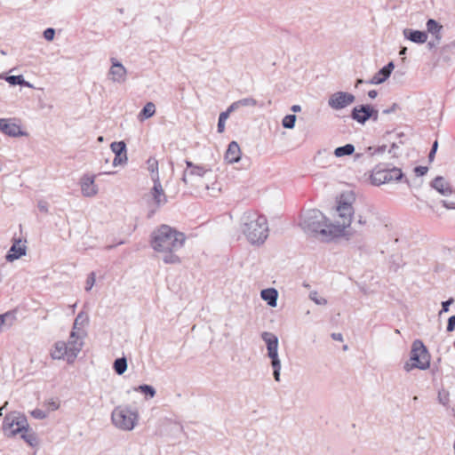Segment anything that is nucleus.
<instances>
[{"instance_id": "f257e3e1", "label": "nucleus", "mask_w": 455, "mask_h": 455, "mask_svg": "<svg viewBox=\"0 0 455 455\" xmlns=\"http://www.w3.org/2000/svg\"><path fill=\"white\" fill-rule=\"evenodd\" d=\"M354 200L352 194H342L339 196L336 206L339 219L334 222L328 223L322 212L310 209L302 213L299 226L307 234L323 240L329 241L339 236L350 239L353 234L357 232H352L353 228H349L355 213L352 206Z\"/></svg>"}, {"instance_id": "f03ea898", "label": "nucleus", "mask_w": 455, "mask_h": 455, "mask_svg": "<svg viewBox=\"0 0 455 455\" xmlns=\"http://www.w3.org/2000/svg\"><path fill=\"white\" fill-rule=\"evenodd\" d=\"M185 239L183 233L168 225H162L153 231L151 246L165 264H178L180 259L175 252L183 246Z\"/></svg>"}, {"instance_id": "7ed1b4c3", "label": "nucleus", "mask_w": 455, "mask_h": 455, "mask_svg": "<svg viewBox=\"0 0 455 455\" xmlns=\"http://www.w3.org/2000/svg\"><path fill=\"white\" fill-rule=\"evenodd\" d=\"M239 230L251 245H262L268 237L267 220L253 210L244 212L239 220Z\"/></svg>"}, {"instance_id": "20e7f679", "label": "nucleus", "mask_w": 455, "mask_h": 455, "mask_svg": "<svg viewBox=\"0 0 455 455\" xmlns=\"http://www.w3.org/2000/svg\"><path fill=\"white\" fill-rule=\"evenodd\" d=\"M138 420V411L132 410L129 405L116 406L111 413L113 425L123 431H132L137 425Z\"/></svg>"}, {"instance_id": "39448f33", "label": "nucleus", "mask_w": 455, "mask_h": 455, "mask_svg": "<svg viewBox=\"0 0 455 455\" xmlns=\"http://www.w3.org/2000/svg\"><path fill=\"white\" fill-rule=\"evenodd\" d=\"M430 366V355L419 339L413 341L410 353V360L403 365L405 371L409 372L413 369L427 370Z\"/></svg>"}, {"instance_id": "423d86ee", "label": "nucleus", "mask_w": 455, "mask_h": 455, "mask_svg": "<svg viewBox=\"0 0 455 455\" xmlns=\"http://www.w3.org/2000/svg\"><path fill=\"white\" fill-rule=\"evenodd\" d=\"M28 423L27 418L19 412L8 413L4 419L3 429L8 436H14L17 434L28 430Z\"/></svg>"}, {"instance_id": "0eeeda50", "label": "nucleus", "mask_w": 455, "mask_h": 455, "mask_svg": "<svg viewBox=\"0 0 455 455\" xmlns=\"http://www.w3.org/2000/svg\"><path fill=\"white\" fill-rule=\"evenodd\" d=\"M403 177V173L400 168L393 167L382 169L380 166H377L371 175V181L373 185L379 186L385 183L401 180Z\"/></svg>"}, {"instance_id": "6e6552de", "label": "nucleus", "mask_w": 455, "mask_h": 455, "mask_svg": "<svg viewBox=\"0 0 455 455\" xmlns=\"http://www.w3.org/2000/svg\"><path fill=\"white\" fill-rule=\"evenodd\" d=\"M85 333L79 334L76 331H72L70 332L68 341L67 342L68 347L69 349V357L68 358V363H72L77 357L78 354L83 348L84 346V338Z\"/></svg>"}, {"instance_id": "1a4fd4ad", "label": "nucleus", "mask_w": 455, "mask_h": 455, "mask_svg": "<svg viewBox=\"0 0 455 455\" xmlns=\"http://www.w3.org/2000/svg\"><path fill=\"white\" fill-rule=\"evenodd\" d=\"M355 100V96L349 92H337L330 96L328 105L334 110H339L351 105Z\"/></svg>"}, {"instance_id": "9d476101", "label": "nucleus", "mask_w": 455, "mask_h": 455, "mask_svg": "<svg viewBox=\"0 0 455 455\" xmlns=\"http://www.w3.org/2000/svg\"><path fill=\"white\" fill-rule=\"evenodd\" d=\"M211 171L203 165H196L192 170H185L181 180L185 185L194 186L197 183V180L204 177Z\"/></svg>"}, {"instance_id": "9b49d317", "label": "nucleus", "mask_w": 455, "mask_h": 455, "mask_svg": "<svg viewBox=\"0 0 455 455\" xmlns=\"http://www.w3.org/2000/svg\"><path fill=\"white\" fill-rule=\"evenodd\" d=\"M111 67L108 72L109 79L114 83L122 84L126 80L127 70L116 59L112 58Z\"/></svg>"}, {"instance_id": "f8f14e48", "label": "nucleus", "mask_w": 455, "mask_h": 455, "mask_svg": "<svg viewBox=\"0 0 455 455\" xmlns=\"http://www.w3.org/2000/svg\"><path fill=\"white\" fill-rule=\"evenodd\" d=\"M152 180L154 182V186L151 189V196L155 204L158 208L167 203V197L160 182L159 174H154L152 176Z\"/></svg>"}, {"instance_id": "ddd939ff", "label": "nucleus", "mask_w": 455, "mask_h": 455, "mask_svg": "<svg viewBox=\"0 0 455 455\" xmlns=\"http://www.w3.org/2000/svg\"><path fill=\"white\" fill-rule=\"evenodd\" d=\"M27 254V246L25 242L23 243L20 238H13L12 245L11 246L8 253L5 256V259L8 262H12L22 256Z\"/></svg>"}, {"instance_id": "4468645a", "label": "nucleus", "mask_w": 455, "mask_h": 455, "mask_svg": "<svg viewBox=\"0 0 455 455\" xmlns=\"http://www.w3.org/2000/svg\"><path fill=\"white\" fill-rule=\"evenodd\" d=\"M112 152L115 154L113 165H123L127 163L126 144L124 141H115L110 145Z\"/></svg>"}, {"instance_id": "2eb2a0df", "label": "nucleus", "mask_w": 455, "mask_h": 455, "mask_svg": "<svg viewBox=\"0 0 455 455\" xmlns=\"http://www.w3.org/2000/svg\"><path fill=\"white\" fill-rule=\"evenodd\" d=\"M95 175L85 174L81 178L80 186L84 196L92 197L98 194V186L95 184Z\"/></svg>"}, {"instance_id": "dca6fc26", "label": "nucleus", "mask_w": 455, "mask_h": 455, "mask_svg": "<svg viewBox=\"0 0 455 455\" xmlns=\"http://www.w3.org/2000/svg\"><path fill=\"white\" fill-rule=\"evenodd\" d=\"M261 339L265 341L267 345V356L270 359L279 357L277 336L272 332L263 331L261 333Z\"/></svg>"}, {"instance_id": "f3484780", "label": "nucleus", "mask_w": 455, "mask_h": 455, "mask_svg": "<svg viewBox=\"0 0 455 455\" xmlns=\"http://www.w3.org/2000/svg\"><path fill=\"white\" fill-rule=\"evenodd\" d=\"M371 106L361 105L360 107L354 108L351 117L360 124H364L371 118Z\"/></svg>"}, {"instance_id": "a211bd4d", "label": "nucleus", "mask_w": 455, "mask_h": 455, "mask_svg": "<svg viewBox=\"0 0 455 455\" xmlns=\"http://www.w3.org/2000/svg\"><path fill=\"white\" fill-rule=\"evenodd\" d=\"M395 68L394 63L391 61L385 67H383L380 70H379L372 78L368 81L371 84H379L384 83L391 75L393 69Z\"/></svg>"}, {"instance_id": "6ab92c4d", "label": "nucleus", "mask_w": 455, "mask_h": 455, "mask_svg": "<svg viewBox=\"0 0 455 455\" xmlns=\"http://www.w3.org/2000/svg\"><path fill=\"white\" fill-rule=\"evenodd\" d=\"M51 356L54 360H60L69 357V349L68 345L64 341H58L54 344L52 350L51 351Z\"/></svg>"}, {"instance_id": "aec40b11", "label": "nucleus", "mask_w": 455, "mask_h": 455, "mask_svg": "<svg viewBox=\"0 0 455 455\" xmlns=\"http://www.w3.org/2000/svg\"><path fill=\"white\" fill-rule=\"evenodd\" d=\"M225 159L229 164L237 163L241 159V149L236 141H231L228 144Z\"/></svg>"}, {"instance_id": "412c9836", "label": "nucleus", "mask_w": 455, "mask_h": 455, "mask_svg": "<svg viewBox=\"0 0 455 455\" xmlns=\"http://www.w3.org/2000/svg\"><path fill=\"white\" fill-rule=\"evenodd\" d=\"M431 186L443 196H447L452 194V188L450 183L442 176H437L432 181Z\"/></svg>"}, {"instance_id": "4be33fe9", "label": "nucleus", "mask_w": 455, "mask_h": 455, "mask_svg": "<svg viewBox=\"0 0 455 455\" xmlns=\"http://www.w3.org/2000/svg\"><path fill=\"white\" fill-rule=\"evenodd\" d=\"M403 36L405 38L416 44H424L427 40V34L419 30L405 28L403 30Z\"/></svg>"}, {"instance_id": "5701e85b", "label": "nucleus", "mask_w": 455, "mask_h": 455, "mask_svg": "<svg viewBox=\"0 0 455 455\" xmlns=\"http://www.w3.org/2000/svg\"><path fill=\"white\" fill-rule=\"evenodd\" d=\"M442 29H443V26L441 24H439L436 20H435L433 19H429L427 21V30L436 39V44H439L441 41Z\"/></svg>"}, {"instance_id": "b1692460", "label": "nucleus", "mask_w": 455, "mask_h": 455, "mask_svg": "<svg viewBox=\"0 0 455 455\" xmlns=\"http://www.w3.org/2000/svg\"><path fill=\"white\" fill-rule=\"evenodd\" d=\"M88 322L89 318L87 314H85L83 311L80 312L74 321L72 331H76L79 334L85 333L84 331V327L88 323Z\"/></svg>"}, {"instance_id": "393cba45", "label": "nucleus", "mask_w": 455, "mask_h": 455, "mask_svg": "<svg viewBox=\"0 0 455 455\" xmlns=\"http://www.w3.org/2000/svg\"><path fill=\"white\" fill-rule=\"evenodd\" d=\"M16 321V315L14 312H6L3 315H0V333L4 329L11 328L14 322Z\"/></svg>"}, {"instance_id": "a878e982", "label": "nucleus", "mask_w": 455, "mask_h": 455, "mask_svg": "<svg viewBox=\"0 0 455 455\" xmlns=\"http://www.w3.org/2000/svg\"><path fill=\"white\" fill-rule=\"evenodd\" d=\"M277 291L274 288H268L261 291V298L267 302L270 307H275L277 304Z\"/></svg>"}, {"instance_id": "bb28decb", "label": "nucleus", "mask_w": 455, "mask_h": 455, "mask_svg": "<svg viewBox=\"0 0 455 455\" xmlns=\"http://www.w3.org/2000/svg\"><path fill=\"white\" fill-rule=\"evenodd\" d=\"M258 104L257 100L252 97H247L236 100L231 104V110H237L240 108H254Z\"/></svg>"}, {"instance_id": "cd10ccee", "label": "nucleus", "mask_w": 455, "mask_h": 455, "mask_svg": "<svg viewBox=\"0 0 455 455\" xmlns=\"http://www.w3.org/2000/svg\"><path fill=\"white\" fill-rule=\"evenodd\" d=\"M156 113V106L153 102H148L141 111L140 112L138 118L140 121H143L145 119H148L151 116H153Z\"/></svg>"}, {"instance_id": "c85d7f7f", "label": "nucleus", "mask_w": 455, "mask_h": 455, "mask_svg": "<svg viewBox=\"0 0 455 455\" xmlns=\"http://www.w3.org/2000/svg\"><path fill=\"white\" fill-rule=\"evenodd\" d=\"M5 135H8L10 137H13V138H17V137H20V136H24L26 135L27 133L24 132L20 126L14 124V123H11L9 122L8 125H7V129H6V132L4 133Z\"/></svg>"}, {"instance_id": "c756f323", "label": "nucleus", "mask_w": 455, "mask_h": 455, "mask_svg": "<svg viewBox=\"0 0 455 455\" xmlns=\"http://www.w3.org/2000/svg\"><path fill=\"white\" fill-rule=\"evenodd\" d=\"M355 152V147L352 144H346L345 146L339 147L334 150V156L336 157H343L346 156H351Z\"/></svg>"}, {"instance_id": "7c9ffc66", "label": "nucleus", "mask_w": 455, "mask_h": 455, "mask_svg": "<svg viewBox=\"0 0 455 455\" xmlns=\"http://www.w3.org/2000/svg\"><path fill=\"white\" fill-rule=\"evenodd\" d=\"M5 80L12 85H22L28 88H32L33 85L25 81L22 76H9L5 77Z\"/></svg>"}, {"instance_id": "2f4dec72", "label": "nucleus", "mask_w": 455, "mask_h": 455, "mask_svg": "<svg viewBox=\"0 0 455 455\" xmlns=\"http://www.w3.org/2000/svg\"><path fill=\"white\" fill-rule=\"evenodd\" d=\"M127 369V361L125 357L117 358L114 362V370L118 375H122Z\"/></svg>"}, {"instance_id": "473e14b6", "label": "nucleus", "mask_w": 455, "mask_h": 455, "mask_svg": "<svg viewBox=\"0 0 455 455\" xmlns=\"http://www.w3.org/2000/svg\"><path fill=\"white\" fill-rule=\"evenodd\" d=\"M275 380L280 381L281 361L279 357L270 359Z\"/></svg>"}, {"instance_id": "72a5a7b5", "label": "nucleus", "mask_w": 455, "mask_h": 455, "mask_svg": "<svg viewBox=\"0 0 455 455\" xmlns=\"http://www.w3.org/2000/svg\"><path fill=\"white\" fill-rule=\"evenodd\" d=\"M21 434V438L28 443L30 446L34 447L37 444V438L34 433H28L24 430Z\"/></svg>"}, {"instance_id": "f704fd0d", "label": "nucleus", "mask_w": 455, "mask_h": 455, "mask_svg": "<svg viewBox=\"0 0 455 455\" xmlns=\"http://www.w3.org/2000/svg\"><path fill=\"white\" fill-rule=\"evenodd\" d=\"M296 116L295 115H287L283 117L282 121V124L286 129H292L295 126L296 122Z\"/></svg>"}, {"instance_id": "c9c22d12", "label": "nucleus", "mask_w": 455, "mask_h": 455, "mask_svg": "<svg viewBox=\"0 0 455 455\" xmlns=\"http://www.w3.org/2000/svg\"><path fill=\"white\" fill-rule=\"evenodd\" d=\"M309 299L313 300L316 305L325 306L327 304V299L323 297L319 296L316 291H312L309 293Z\"/></svg>"}, {"instance_id": "e433bc0d", "label": "nucleus", "mask_w": 455, "mask_h": 455, "mask_svg": "<svg viewBox=\"0 0 455 455\" xmlns=\"http://www.w3.org/2000/svg\"><path fill=\"white\" fill-rule=\"evenodd\" d=\"M449 396H450V395H449L448 391H446L444 389L439 390L438 395H437L438 402L441 404L447 406L450 402Z\"/></svg>"}, {"instance_id": "4c0bfd02", "label": "nucleus", "mask_w": 455, "mask_h": 455, "mask_svg": "<svg viewBox=\"0 0 455 455\" xmlns=\"http://www.w3.org/2000/svg\"><path fill=\"white\" fill-rule=\"evenodd\" d=\"M135 390H139L144 393L147 395H149L151 398L155 396L156 390L152 386L149 385H140Z\"/></svg>"}, {"instance_id": "58836bf2", "label": "nucleus", "mask_w": 455, "mask_h": 455, "mask_svg": "<svg viewBox=\"0 0 455 455\" xmlns=\"http://www.w3.org/2000/svg\"><path fill=\"white\" fill-rule=\"evenodd\" d=\"M148 169L151 172L152 176L154 174H158V161L155 157H150L148 160Z\"/></svg>"}, {"instance_id": "ea45409f", "label": "nucleus", "mask_w": 455, "mask_h": 455, "mask_svg": "<svg viewBox=\"0 0 455 455\" xmlns=\"http://www.w3.org/2000/svg\"><path fill=\"white\" fill-rule=\"evenodd\" d=\"M31 415L37 419H44L47 417V413L40 409H35L32 411Z\"/></svg>"}, {"instance_id": "a19ab883", "label": "nucleus", "mask_w": 455, "mask_h": 455, "mask_svg": "<svg viewBox=\"0 0 455 455\" xmlns=\"http://www.w3.org/2000/svg\"><path fill=\"white\" fill-rule=\"evenodd\" d=\"M386 149H387V146H381L377 148H373L370 147L367 148V152L369 153V155L374 156V155L384 153L386 151Z\"/></svg>"}, {"instance_id": "79ce46f5", "label": "nucleus", "mask_w": 455, "mask_h": 455, "mask_svg": "<svg viewBox=\"0 0 455 455\" xmlns=\"http://www.w3.org/2000/svg\"><path fill=\"white\" fill-rule=\"evenodd\" d=\"M94 283H95V274L93 272H92L89 275V276L87 277L85 290L90 291L93 287Z\"/></svg>"}, {"instance_id": "37998d69", "label": "nucleus", "mask_w": 455, "mask_h": 455, "mask_svg": "<svg viewBox=\"0 0 455 455\" xmlns=\"http://www.w3.org/2000/svg\"><path fill=\"white\" fill-rule=\"evenodd\" d=\"M55 30L52 28H49L44 30V36L47 41H52L54 37Z\"/></svg>"}, {"instance_id": "c03bdc74", "label": "nucleus", "mask_w": 455, "mask_h": 455, "mask_svg": "<svg viewBox=\"0 0 455 455\" xmlns=\"http://www.w3.org/2000/svg\"><path fill=\"white\" fill-rule=\"evenodd\" d=\"M453 302L454 300L451 298L446 301H443L442 303V310L439 312V315H442L443 312H448L450 305H451Z\"/></svg>"}, {"instance_id": "a18cd8bd", "label": "nucleus", "mask_w": 455, "mask_h": 455, "mask_svg": "<svg viewBox=\"0 0 455 455\" xmlns=\"http://www.w3.org/2000/svg\"><path fill=\"white\" fill-rule=\"evenodd\" d=\"M235 110H231V105L228 108V109L224 112H221L219 116V120H221L223 122H226V120L228 118L229 115L234 112Z\"/></svg>"}, {"instance_id": "49530a36", "label": "nucleus", "mask_w": 455, "mask_h": 455, "mask_svg": "<svg viewBox=\"0 0 455 455\" xmlns=\"http://www.w3.org/2000/svg\"><path fill=\"white\" fill-rule=\"evenodd\" d=\"M437 148H438V142H437V140H435V141L433 143V145H432V148H431V150H430V152H429V155H428V160H429V162H432V161L434 160V158H435V153H436Z\"/></svg>"}, {"instance_id": "de8ad7c7", "label": "nucleus", "mask_w": 455, "mask_h": 455, "mask_svg": "<svg viewBox=\"0 0 455 455\" xmlns=\"http://www.w3.org/2000/svg\"><path fill=\"white\" fill-rule=\"evenodd\" d=\"M455 329V315L451 316L448 319V324H447V331L451 332Z\"/></svg>"}, {"instance_id": "09e8293b", "label": "nucleus", "mask_w": 455, "mask_h": 455, "mask_svg": "<svg viewBox=\"0 0 455 455\" xmlns=\"http://www.w3.org/2000/svg\"><path fill=\"white\" fill-rule=\"evenodd\" d=\"M427 171H428V169L426 166H417L414 169V172H415L416 175H418V176L425 175L427 172Z\"/></svg>"}, {"instance_id": "8fccbe9b", "label": "nucleus", "mask_w": 455, "mask_h": 455, "mask_svg": "<svg viewBox=\"0 0 455 455\" xmlns=\"http://www.w3.org/2000/svg\"><path fill=\"white\" fill-rule=\"evenodd\" d=\"M37 207H38L40 212H44V213L48 212V205H47L46 202L39 201L38 204H37Z\"/></svg>"}, {"instance_id": "3c124183", "label": "nucleus", "mask_w": 455, "mask_h": 455, "mask_svg": "<svg viewBox=\"0 0 455 455\" xmlns=\"http://www.w3.org/2000/svg\"><path fill=\"white\" fill-rule=\"evenodd\" d=\"M47 404L52 411L58 410L60 407V403L54 401L53 399L48 400Z\"/></svg>"}, {"instance_id": "603ef678", "label": "nucleus", "mask_w": 455, "mask_h": 455, "mask_svg": "<svg viewBox=\"0 0 455 455\" xmlns=\"http://www.w3.org/2000/svg\"><path fill=\"white\" fill-rule=\"evenodd\" d=\"M397 108H398V105L396 103H393L391 108H386V109L383 110V114L388 115V114L392 113V112H395Z\"/></svg>"}, {"instance_id": "864d4df0", "label": "nucleus", "mask_w": 455, "mask_h": 455, "mask_svg": "<svg viewBox=\"0 0 455 455\" xmlns=\"http://www.w3.org/2000/svg\"><path fill=\"white\" fill-rule=\"evenodd\" d=\"M398 148H399V147H398L396 144L393 143V144H392V146L390 147V148L388 149V153H389V154H392V155H393V156H397V152H396V150H397Z\"/></svg>"}, {"instance_id": "5fc2aeb1", "label": "nucleus", "mask_w": 455, "mask_h": 455, "mask_svg": "<svg viewBox=\"0 0 455 455\" xmlns=\"http://www.w3.org/2000/svg\"><path fill=\"white\" fill-rule=\"evenodd\" d=\"M225 123L226 122L219 120L218 126H217L218 132L222 133L225 131Z\"/></svg>"}, {"instance_id": "6e6d98bb", "label": "nucleus", "mask_w": 455, "mask_h": 455, "mask_svg": "<svg viewBox=\"0 0 455 455\" xmlns=\"http://www.w3.org/2000/svg\"><path fill=\"white\" fill-rule=\"evenodd\" d=\"M371 118L373 120V121H377L378 118H379V112L378 110L374 109L372 107H371Z\"/></svg>"}, {"instance_id": "4d7b16f0", "label": "nucleus", "mask_w": 455, "mask_h": 455, "mask_svg": "<svg viewBox=\"0 0 455 455\" xmlns=\"http://www.w3.org/2000/svg\"><path fill=\"white\" fill-rule=\"evenodd\" d=\"M331 338L334 340H338V341H342L343 340V336H342L341 333H332L331 334Z\"/></svg>"}, {"instance_id": "13d9d810", "label": "nucleus", "mask_w": 455, "mask_h": 455, "mask_svg": "<svg viewBox=\"0 0 455 455\" xmlns=\"http://www.w3.org/2000/svg\"><path fill=\"white\" fill-rule=\"evenodd\" d=\"M366 223H367L366 220L363 217L359 216L355 226H356V225L364 226V225H366Z\"/></svg>"}, {"instance_id": "bf43d9fd", "label": "nucleus", "mask_w": 455, "mask_h": 455, "mask_svg": "<svg viewBox=\"0 0 455 455\" xmlns=\"http://www.w3.org/2000/svg\"><path fill=\"white\" fill-rule=\"evenodd\" d=\"M442 204H443V207H445L447 209H454L455 208V204L454 203L448 204L447 201L443 200V201H442Z\"/></svg>"}, {"instance_id": "052dcab7", "label": "nucleus", "mask_w": 455, "mask_h": 455, "mask_svg": "<svg viewBox=\"0 0 455 455\" xmlns=\"http://www.w3.org/2000/svg\"><path fill=\"white\" fill-rule=\"evenodd\" d=\"M10 122V119H6L4 123H3V125L0 127V131L3 132V133H5L6 132V129H7V125Z\"/></svg>"}, {"instance_id": "680f3d73", "label": "nucleus", "mask_w": 455, "mask_h": 455, "mask_svg": "<svg viewBox=\"0 0 455 455\" xmlns=\"http://www.w3.org/2000/svg\"><path fill=\"white\" fill-rule=\"evenodd\" d=\"M187 169L186 170H192L194 167H196L197 164H194L191 161L186 160L185 161Z\"/></svg>"}, {"instance_id": "e2e57ef3", "label": "nucleus", "mask_w": 455, "mask_h": 455, "mask_svg": "<svg viewBox=\"0 0 455 455\" xmlns=\"http://www.w3.org/2000/svg\"><path fill=\"white\" fill-rule=\"evenodd\" d=\"M378 95V92L376 90H371L368 92V96L371 98V99H374L376 98Z\"/></svg>"}, {"instance_id": "0e129e2a", "label": "nucleus", "mask_w": 455, "mask_h": 455, "mask_svg": "<svg viewBox=\"0 0 455 455\" xmlns=\"http://www.w3.org/2000/svg\"><path fill=\"white\" fill-rule=\"evenodd\" d=\"M323 154H328V155H329V153H328V151H327L326 149L320 150V151H318V153H317V156L315 157V160H316V161H318V162H320V157H321V156H322Z\"/></svg>"}, {"instance_id": "69168bd1", "label": "nucleus", "mask_w": 455, "mask_h": 455, "mask_svg": "<svg viewBox=\"0 0 455 455\" xmlns=\"http://www.w3.org/2000/svg\"><path fill=\"white\" fill-rule=\"evenodd\" d=\"M437 44H436V39H435V40L430 41V42H428V44H427V45H428V47H429L430 49H431V48H433V47H435Z\"/></svg>"}, {"instance_id": "338daca9", "label": "nucleus", "mask_w": 455, "mask_h": 455, "mask_svg": "<svg viewBox=\"0 0 455 455\" xmlns=\"http://www.w3.org/2000/svg\"><path fill=\"white\" fill-rule=\"evenodd\" d=\"M300 109H301L300 106H299V105H293L291 107V111H293V112H299V111H300Z\"/></svg>"}, {"instance_id": "774afa93", "label": "nucleus", "mask_w": 455, "mask_h": 455, "mask_svg": "<svg viewBox=\"0 0 455 455\" xmlns=\"http://www.w3.org/2000/svg\"><path fill=\"white\" fill-rule=\"evenodd\" d=\"M406 52H407V48L406 47H403L400 52H399V54L400 55H404L406 54Z\"/></svg>"}]
</instances>
